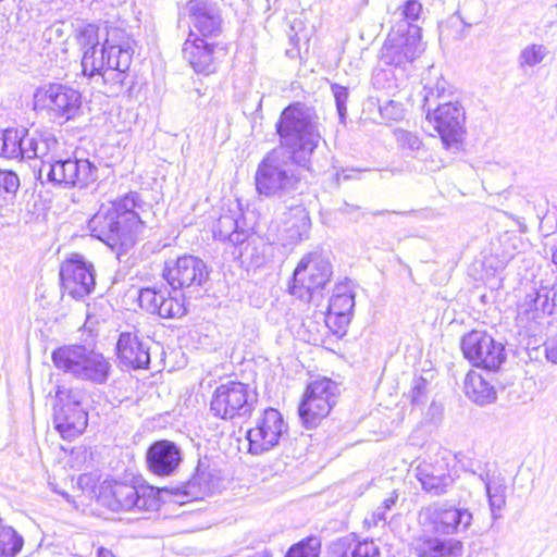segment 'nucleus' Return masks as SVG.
I'll use <instances>...</instances> for the list:
<instances>
[{"instance_id": "1", "label": "nucleus", "mask_w": 557, "mask_h": 557, "mask_svg": "<svg viewBox=\"0 0 557 557\" xmlns=\"http://www.w3.org/2000/svg\"><path fill=\"white\" fill-rule=\"evenodd\" d=\"M319 126V115L311 106L295 101L283 109L275 123L280 145L263 157L255 174L260 196L293 199L306 191L300 168H309L322 139Z\"/></svg>"}, {"instance_id": "15", "label": "nucleus", "mask_w": 557, "mask_h": 557, "mask_svg": "<svg viewBox=\"0 0 557 557\" xmlns=\"http://www.w3.org/2000/svg\"><path fill=\"white\" fill-rule=\"evenodd\" d=\"M282 413L274 408H267L256 419L255 426L247 431L249 453L260 455L278 445L280 440L287 432Z\"/></svg>"}, {"instance_id": "3", "label": "nucleus", "mask_w": 557, "mask_h": 557, "mask_svg": "<svg viewBox=\"0 0 557 557\" xmlns=\"http://www.w3.org/2000/svg\"><path fill=\"white\" fill-rule=\"evenodd\" d=\"M54 367L82 381L104 384L110 375L111 364L100 352L84 345H64L51 354Z\"/></svg>"}, {"instance_id": "59", "label": "nucleus", "mask_w": 557, "mask_h": 557, "mask_svg": "<svg viewBox=\"0 0 557 557\" xmlns=\"http://www.w3.org/2000/svg\"><path fill=\"white\" fill-rule=\"evenodd\" d=\"M82 3H87V4H91L92 3V0H79Z\"/></svg>"}, {"instance_id": "56", "label": "nucleus", "mask_w": 557, "mask_h": 557, "mask_svg": "<svg viewBox=\"0 0 557 557\" xmlns=\"http://www.w3.org/2000/svg\"><path fill=\"white\" fill-rule=\"evenodd\" d=\"M95 2H102L110 7H115L117 4H121L123 2H126V0H94Z\"/></svg>"}, {"instance_id": "22", "label": "nucleus", "mask_w": 557, "mask_h": 557, "mask_svg": "<svg viewBox=\"0 0 557 557\" xmlns=\"http://www.w3.org/2000/svg\"><path fill=\"white\" fill-rule=\"evenodd\" d=\"M116 355L122 366L129 369H148L150 364V341L138 331L122 332L116 343Z\"/></svg>"}, {"instance_id": "10", "label": "nucleus", "mask_w": 557, "mask_h": 557, "mask_svg": "<svg viewBox=\"0 0 557 557\" xmlns=\"http://www.w3.org/2000/svg\"><path fill=\"white\" fill-rule=\"evenodd\" d=\"M426 119L433 124L446 150L454 153L461 150L466 128V112L458 102L440 103L436 108L424 111Z\"/></svg>"}, {"instance_id": "50", "label": "nucleus", "mask_w": 557, "mask_h": 557, "mask_svg": "<svg viewBox=\"0 0 557 557\" xmlns=\"http://www.w3.org/2000/svg\"><path fill=\"white\" fill-rule=\"evenodd\" d=\"M546 359L557 364V334L548 337L544 343Z\"/></svg>"}, {"instance_id": "5", "label": "nucleus", "mask_w": 557, "mask_h": 557, "mask_svg": "<svg viewBox=\"0 0 557 557\" xmlns=\"http://www.w3.org/2000/svg\"><path fill=\"white\" fill-rule=\"evenodd\" d=\"M257 403L258 394L249 384L228 381L214 389L210 401V412L226 421L249 418Z\"/></svg>"}, {"instance_id": "11", "label": "nucleus", "mask_w": 557, "mask_h": 557, "mask_svg": "<svg viewBox=\"0 0 557 557\" xmlns=\"http://www.w3.org/2000/svg\"><path fill=\"white\" fill-rule=\"evenodd\" d=\"M35 102L60 124L77 117L83 103L82 94L77 89L60 83H52L38 89Z\"/></svg>"}, {"instance_id": "34", "label": "nucleus", "mask_w": 557, "mask_h": 557, "mask_svg": "<svg viewBox=\"0 0 557 557\" xmlns=\"http://www.w3.org/2000/svg\"><path fill=\"white\" fill-rule=\"evenodd\" d=\"M480 479L485 486L492 516L496 519L498 517L497 511L502 510L506 505L507 487L504 483V479L495 476L491 478L488 474H481Z\"/></svg>"}, {"instance_id": "54", "label": "nucleus", "mask_w": 557, "mask_h": 557, "mask_svg": "<svg viewBox=\"0 0 557 557\" xmlns=\"http://www.w3.org/2000/svg\"><path fill=\"white\" fill-rule=\"evenodd\" d=\"M357 209H359V207L344 202L343 206L338 210L342 213H351L352 211H355Z\"/></svg>"}, {"instance_id": "45", "label": "nucleus", "mask_w": 557, "mask_h": 557, "mask_svg": "<svg viewBox=\"0 0 557 557\" xmlns=\"http://www.w3.org/2000/svg\"><path fill=\"white\" fill-rule=\"evenodd\" d=\"M20 187L17 174L11 170H0V196L14 195Z\"/></svg>"}, {"instance_id": "7", "label": "nucleus", "mask_w": 557, "mask_h": 557, "mask_svg": "<svg viewBox=\"0 0 557 557\" xmlns=\"http://www.w3.org/2000/svg\"><path fill=\"white\" fill-rule=\"evenodd\" d=\"M83 394L78 389L57 387L53 404L54 429L60 435L71 441L87 428L88 413L82 406Z\"/></svg>"}, {"instance_id": "48", "label": "nucleus", "mask_w": 557, "mask_h": 557, "mask_svg": "<svg viewBox=\"0 0 557 557\" xmlns=\"http://www.w3.org/2000/svg\"><path fill=\"white\" fill-rule=\"evenodd\" d=\"M380 113L383 119L399 121L404 117V108L401 103L389 100L384 106L380 107Z\"/></svg>"}, {"instance_id": "39", "label": "nucleus", "mask_w": 557, "mask_h": 557, "mask_svg": "<svg viewBox=\"0 0 557 557\" xmlns=\"http://www.w3.org/2000/svg\"><path fill=\"white\" fill-rule=\"evenodd\" d=\"M321 539L315 535L307 536L293 544L286 552L285 557H320Z\"/></svg>"}, {"instance_id": "42", "label": "nucleus", "mask_w": 557, "mask_h": 557, "mask_svg": "<svg viewBox=\"0 0 557 557\" xmlns=\"http://www.w3.org/2000/svg\"><path fill=\"white\" fill-rule=\"evenodd\" d=\"M394 136L396 143L403 149L419 151L423 146L421 138L416 133L397 128L394 131Z\"/></svg>"}, {"instance_id": "52", "label": "nucleus", "mask_w": 557, "mask_h": 557, "mask_svg": "<svg viewBox=\"0 0 557 557\" xmlns=\"http://www.w3.org/2000/svg\"><path fill=\"white\" fill-rule=\"evenodd\" d=\"M386 510L383 509L382 507H379L374 512H373V520H374V523L376 524L377 522L380 521H385L386 520Z\"/></svg>"}, {"instance_id": "41", "label": "nucleus", "mask_w": 557, "mask_h": 557, "mask_svg": "<svg viewBox=\"0 0 557 557\" xmlns=\"http://www.w3.org/2000/svg\"><path fill=\"white\" fill-rule=\"evenodd\" d=\"M331 90L335 99L336 111L342 124H346L347 117V101L349 98L348 87L342 86L337 83L331 84Z\"/></svg>"}, {"instance_id": "46", "label": "nucleus", "mask_w": 557, "mask_h": 557, "mask_svg": "<svg viewBox=\"0 0 557 557\" xmlns=\"http://www.w3.org/2000/svg\"><path fill=\"white\" fill-rule=\"evenodd\" d=\"M373 85L382 89H395L398 87L397 78L392 69H380L373 75Z\"/></svg>"}, {"instance_id": "12", "label": "nucleus", "mask_w": 557, "mask_h": 557, "mask_svg": "<svg viewBox=\"0 0 557 557\" xmlns=\"http://www.w3.org/2000/svg\"><path fill=\"white\" fill-rule=\"evenodd\" d=\"M463 357L476 368L496 371L506 360L505 346L485 331L472 330L462 336Z\"/></svg>"}, {"instance_id": "53", "label": "nucleus", "mask_w": 557, "mask_h": 557, "mask_svg": "<svg viewBox=\"0 0 557 557\" xmlns=\"http://www.w3.org/2000/svg\"><path fill=\"white\" fill-rule=\"evenodd\" d=\"M396 500H397V495L391 496V497L384 499L381 507L387 511L396 504Z\"/></svg>"}, {"instance_id": "13", "label": "nucleus", "mask_w": 557, "mask_h": 557, "mask_svg": "<svg viewBox=\"0 0 557 557\" xmlns=\"http://www.w3.org/2000/svg\"><path fill=\"white\" fill-rule=\"evenodd\" d=\"M210 270L206 262L193 255H183L164 262L162 276L172 289L205 287Z\"/></svg>"}, {"instance_id": "36", "label": "nucleus", "mask_w": 557, "mask_h": 557, "mask_svg": "<svg viewBox=\"0 0 557 557\" xmlns=\"http://www.w3.org/2000/svg\"><path fill=\"white\" fill-rule=\"evenodd\" d=\"M286 228L290 244H297L309 238L311 220L304 208H296Z\"/></svg>"}, {"instance_id": "32", "label": "nucleus", "mask_w": 557, "mask_h": 557, "mask_svg": "<svg viewBox=\"0 0 557 557\" xmlns=\"http://www.w3.org/2000/svg\"><path fill=\"white\" fill-rule=\"evenodd\" d=\"M465 393L473 403L484 406L496 399L494 386L481 374L470 371L465 380Z\"/></svg>"}, {"instance_id": "30", "label": "nucleus", "mask_w": 557, "mask_h": 557, "mask_svg": "<svg viewBox=\"0 0 557 557\" xmlns=\"http://www.w3.org/2000/svg\"><path fill=\"white\" fill-rule=\"evenodd\" d=\"M25 159L39 158L44 159L49 157L59 147V141L54 134L50 131H34L28 129V135L25 138Z\"/></svg>"}, {"instance_id": "57", "label": "nucleus", "mask_w": 557, "mask_h": 557, "mask_svg": "<svg viewBox=\"0 0 557 557\" xmlns=\"http://www.w3.org/2000/svg\"><path fill=\"white\" fill-rule=\"evenodd\" d=\"M394 214H398V215H406L408 214L407 211H393Z\"/></svg>"}, {"instance_id": "19", "label": "nucleus", "mask_w": 557, "mask_h": 557, "mask_svg": "<svg viewBox=\"0 0 557 557\" xmlns=\"http://www.w3.org/2000/svg\"><path fill=\"white\" fill-rule=\"evenodd\" d=\"M187 14L197 35L213 40L222 34L223 18L219 4L212 0H189Z\"/></svg>"}, {"instance_id": "47", "label": "nucleus", "mask_w": 557, "mask_h": 557, "mask_svg": "<svg viewBox=\"0 0 557 557\" xmlns=\"http://www.w3.org/2000/svg\"><path fill=\"white\" fill-rule=\"evenodd\" d=\"M428 381L423 377H418L413 381L409 397L413 406L424 405L426 401Z\"/></svg>"}, {"instance_id": "44", "label": "nucleus", "mask_w": 557, "mask_h": 557, "mask_svg": "<svg viewBox=\"0 0 557 557\" xmlns=\"http://www.w3.org/2000/svg\"><path fill=\"white\" fill-rule=\"evenodd\" d=\"M446 82L444 79H437L434 85L426 84L423 87V104L422 110L426 111L428 108H432V104L435 103L436 99H438L445 91Z\"/></svg>"}, {"instance_id": "14", "label": "nucleus", "mask_w": 557, "mask_h": 557, "mask_svg": "<svg viewBox=\"0 0 557 557\" xmlns=\"http://www.w3.org/2000/svg\"><path fill=\"white\" fill-rule=\"evenodd\" d=\"M61 288L76 300L90 295L96 286L94 264L83 255L74 252L60 265Z\"/></svg>"}, {"instance_id": "29", "label": "nucleus", "mask_w": 557, "mask_h": 557, "mask_svg": "<svg viewBox=\"0 0 557 557\" xmlns=\"http://www.w3.org/2000/svg\"><path fill=\"white\" fill-rule=\"evenodd\" d=\"M330 557H380V549L373 541L345 536L332 543Z\"/></svg>"}, {"instance_id": "28", "label": "nucleus", "mask_w": 557, "mask_h": 557, "mask_svg": "<svg viewBox=\"0 0 557 557\" xmlns=\"http://www.w3.org/2000/svg\"><path fill=\"white\" fill-rule=\"evenodd\" d=\"M550 290L546 287L532 289L523 300L518 305V319L521 322L536 321L545 314H552L554 302H550Z\"/></svg>"}, {"instance_id": "4", "label": "nucleus", "mask_w": 557, "mask_h": 557, "mask_svg": "<svg viewBox=\"0 0 557 557\" xmlns=\"http://www.w3.org/2000/svg\"><path fill=\"white\" fill-rule=\"evenodd\" d=\"M332 274L329 259L319 252H309L300 259L294 270L289 293L305 302L319 306Z\"/></svg>"}, {"instance_id": "31", "label": "nucleus", "mask_w": 557, "mask_h": 557, "mask_svg": "<svg viewBox=\"0 0 557 557\" xmlns=\"http://www.w3.org/2000/svg\"><path fill=\"white\" fill-rule=\"evenodd\" d=\"M27 135L28 129L25 127L0 131V156L7 159H25L24 143Z\"/></svg>"}, {"instance_id": "33", "label": "nucleus", "mask_w": 557, "mask_h": 557, "mask_svg": "<svg viewBox=\"0 0 557 557\" xmlns=\"http://www.w3.org/2000/svg\"><path fill=\"white\" fill-rule=\"evenodd\" d=\"M213 490V475L199 463L195 474L181 486L174 490L175 494H181L191 498H200Z\"/></svg>"}, {"instance_id": "23", "label": "nucleus", "mask_w": 557, "mask_h": 557, "mask_svg": "<svg viewBox=\"0 0 557 557\" xmlns=\"http://www.w3.org/2000/svg\"><path fill=\"white\" fill-rule=\"evenodd\" d=\"M132 64V53L126 49L117 55L114 61H107V70L99 76L104 84V92L108 96H119L126 90H131L134 81L129 79L128 70Z\"/></svg>"}, {"instance_id": "58", "label": "nucleus", "mask_w": 557, "mask_h": 557, "mask_svg": "<svg viewBox=\"0 0 557 557\" xmlns=\"http://www.w3.org/2000/svg\"><path fill=\"white\" fill-rule=\"evenodd\" d=\"M443 36H444V29H443V26H440V40L443 39Z\"/></svg>"}, {"instance_id": "35", "label": "nucleus", "mask_w": 557, "mask_h": 557, "mask_svg": "<svg viewBox=\"0 0 557 557\" xmlns=\"http://www.w3.org/2000/svg\"><path fill=\"white\" fill-rule=\"evenodd\" d=\"M24 537L0 517V557H16L24 547Z\"/></svg>"}, {"instance_id": "60", "label": "nucleus", "mask_w": 557, "mask_h": 557, "mask_svg": "<svg viewBox=\"0 0 557 557\" xmlns=\"http://www.w3.org/2000/svg\"><path fill=\"white\" fill-rule=\"evenodd\" d=\"M385 212H387L386 210H383V211H379L376 212L375 214L380 215V214H384Z\"/></svg>"}, {"instance_id": "27", "label": "nucleus", "mask_w": 557, "mask_h": 557, "mask_svg": "<svg viewBox=\"0 0 557 557\" xmlns=\"http://www.w3.org/2000/svg\"><path fill=\"white\" fill-rule=\"evenodd\" d=\"M462 542L456 539L421 536L412 544L417 557H459L462 554Z\"/></svg>"}, {"instance_id": "16", "label": "nucleus", "mask_w": 557, "mask_h": 557, "mask_svg": "<svg viewBox=\"0 0 557 557\" xmlns=\"http://www.w3.org/2000/svg\"><path fill=\"white\" fill-rule=\"evenodd\" d=\"M152 486H136L123 482L110 485L109 493H101L100 500L112 511L150 509L156 504Z\"/></svg>"}, {"instance_id": "37", "label": "nucleus", "mask_w": 557, "mask_h": 557, "mask_svg": "<svg viewBox=\"0 0 557 557\" xmlns=\"http://www.w3.org/2000/svg\"><path fill=\"white\" fill-rule=\"evenodd\" d=\"M421 483L422 490L433 496L446 494L454 484V479L450 474L432 475L426 472L416 475Z\"/></svg>"}, {"instance_id": "18", "label": "nucleus", "mask_w": 557, "mask_h": 557, "mask_svg": "<svg viewBox=\"0 0 557 557\" xmlns=\"http://www.w3.org/2000/svg\"><path fill=\"white\" fill-rule=\"evenodd\" d=\"M190 30L182 49L183 58L199 74L210 75L216 70V50L226 53L225 46L209 41Z\"/></svg>"}, {"instance_id": "55", "label": "nucleus", "mask_w": 557, "mask_h": 557, "mask_svg": "<svg viewBox=\"0 0 557 557\" xmlns=\"http://www.w3.org/2000/svg\"><path fill=\"white\" fill-rule=\"evenodd\" d=\"M97 556L98 557H115L114 554L110 549L104 548V547H100L98 549Z\"/></svg>"}, {"instance_id": "20", "label": "nucleus", "mask_w": 557, "mask_h": 557, "mask_svg": "<svg viewBox=\"0 0 557 557\" xmlns=\"http://www.w3.org/2000/svg\"><path fill=\"white\" fill-rule=\"evenodd\" d=\"M183 461L180 446L169 440L154 441L146 451L148 470L158 476L173 475Z\"/></svg>"}, {"instance_id": "2", "label": "nucleus", "mask_w": 557, "mask_h": 557, "mask_svg": "<svg viewBox=\"0 0 557 557\" xmlns=\"http://www.w3.org/2000/svg\"><path fill=\"white\" fill-rule=\"evenodd\" d=\"M145 208L149 206L136 191H131L109 205H102L88 222L91 235L120 258L135 245L137 235L145 225Z\"/></svg>"}, {"instance_id": "24", "label": "nucleus", "mask_w": 557, "mask_h": 557, "mask_svg": "<svg viewBox=\"0 0 557 557\" xmlns=\"http://www.w3.org/2000/svg\"><path fill=\"white\" fill-rule=\"evenodd\" d=\"M213 235L215 239L227 240L236 247H243L252 236V230L244 226L239 212H227L218 219L213 226Z\"/></svg>"}, {"instance_id": "6", "label": "nucleus", "mask_w": 557, "mask_h": 557, "mask_svg": "<svg viewBox=\"0 0 557 557\" xmlns=\"http://www.w3.org/2000/svg\"><path fill=\"white\" fill-rule=\"evenodd\" d=\"M423 51L421 28L408 23H395L381 49L380 62L401 72Z\"/></svg>"}, {"instance_id": "40", "label": "nucleus", "mask_w": 557, "mask_h": 557, "mask_svg": "<svg viewBox=\"0 0 557 557\" xmlns=\"http://www.w3.org/2000/svg\"><path fill=\"white\" fill-rule=\"evenodd\" d=\"M99 27L96 24H86L77 29L76 40L85 51L89 47L99 46Z\"/></svg>"}, {"instance_id": "43", "label": "nucleus", "mask_w": 557, "mask_h": 557, "mask_svg": "<svg viewBox=\"0 0 557 557\" xmlns=\"http://www.w3.org/2000/svg\"><path fill=\"white\" fill-rule=\"evenodd\" d=\"M398 10L401 18L396 23H408L410 26H417L413 22L419 18L422 12V4L418 0H407Z\"/></svg>"}, {"instance_id": "17", "label": "nucleus", "mask_w": 557, "mask_h": 557, "mask_svg": "<svg viewBox=\"0 0 557 557\" xmlns=\"http://www.w3.org/2000/svg\"><path fill=\"white\" fill-rule=\"evenodd\" d=\"M424 523L437 534L453 535L467 531L472 523V513L467 508H456L434 503L421 511Z\"/></svg>"}, {"instance_id": "25", "label": "nucleus", "mask_w": 557, "mask_h": 557, "mask_svg": "<svg viewBox=\"0 0 557 557\" xmlns=\"http://www.w3.org/2000/svg\"><path fill=\"white\" fill-rule=\"evenodd\" d=\"M355 308V294L348 289L346 284L336 285L329 301L326 322L338 329L346 327L352 318Z\"/></svg>"}, {"instance_id": "38", "label": "nucleus", "mask_w": 557, "mask_h": 557, "mask_svg": "<svg viewBox=\"0 0 557 557\" xmlns=\"http://www.w3.org/2000/svg\"><path fill=\"white\" fill-rule=\"evenodd\" d=\"M549 50L542 44H530L525 46L519 53L517 62L520 70L535 67L541 64L548 55Z\"/></svg>"}, {"instance_id": "26", "label": "nucleus", "mask_w": 557, "mask_h": 557, "mask_svg": "<svg viewBox=\"0 0 557 557\" xmlns=\"http://www.w3.org/2000/svg\"><path fill=\"white\" fill-rule=\"evenodd\" d=\"M126 49L122 46L111 45L107 39L101 47L87 48L82 58L83 74L88 77L100 76L107 70V61H114Z\"/></svg>"}, {"instance_id": "9", "label": "nucleus", "mask_w": 557, "mask_h": 557, "mask_svg": "<svg viewBox=\"0 0 557 557\" xmlns=\"http://www.w3.org/2000/svg\"><path fill=\"white\" fill-rule=\"evenodd\" d=\"M63 187H86L98 178V168L88 159L67 158L42 160L39 178Z\"/></svg>"}, {"instance_id": "51", "label": "nucleus", "mask_w": 557, "mask_h": 557, "mask_svg": "<svg viewBox=\"0 0 557 557\" xmlns=\"http://www.w3.org/2000/svg\"><path fill=\"white\" fill-rule=\"evenodd\" d=\"M360 172H361V170H358V169H343L341 172L336 173V176H337L338 181L339 180L349 181V180L359 178Z\"/></svg>"}, {"instance_id": "49", "label": "nucleus", "mask_w": 557, "mask_h": 557, "mask_svg": "<svg viewBox=\"0 0 557 557\" xmlns=\"http://www.w3.org/2000/svg\"><path fill=\"white\" fill-rule=\"evenodd\" d=\"M445 466V463L434 465L432 462L422 461L414 469L416 475H419V473L422 472H426L432 475L450 474Z\"/></svg>"}, {"instance_id": "21", "label": "nucleus", "mask_w": 557, "mask_h": 557, "mask_svg": "<svg viewBox=\"0 0 557 557\" xmlns=\"http://www.w3.org/2000/svg\"><path fill=\"white\" fill-rule=\"evenodd\" d=\"M138 302L141 309L162 319H177L186 313L183 299L171 296L166 289L143 287L138 292Z\"/></svg>"}, {"instance_id": "8", "label": "nucleus", "mask_w": 557, "mask_h": 557, "mask_svg": "<svg viewBox=\"0 0 557 557\" xmlns=\"http://www.w3.org/2000/svg\"><path fill=\"white\" fill-rule=\"evenodd\" d=\"M338 385L327 377L310 382L298 407L299 418L307 429L315 428L337 401Z\"/></svg>"}]
</instances>
